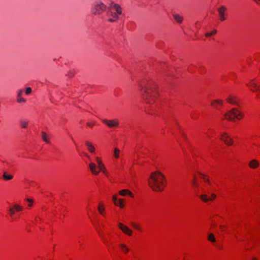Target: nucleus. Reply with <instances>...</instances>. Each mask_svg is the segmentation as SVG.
Segmentation results:
<instances>
[{
    "label": "nucleus",
    "mask_w": 260,
    "mask_h": 260,
    "mask_svg": "<svg viewBox=\"0 0 260 260\" xmlns=\"http://www.w3.org/2000/svg\"><path fill=\"white\" fill-rule=\"evenodd\" d=\"M138 88L145 103L150 105L148 113L153 114L158 108L157 99L159 91L157 85L152 81H144L139 84Z\"/></svg>",
    "instance_id": "f257e3e1"
},
{
    "label": "nucleus",
    "mask_w": 260,
    "mask_h": 260,
    "mask_svg": "<svg viewBox=\"0 0 260 260\" xmlns=\"http://www.w3.org/2000/svg\"><path fill=\"white\" fill-rule=\"evenodd\" d=\"M199 175L203 180V182L198 184L197 182V177L195 176L192 181V185L197 195L199 197L202 201L205 203H208L214 201L216 197V195L212 193L210 196H209L211 189V183L208 177L202 174H200Z\"/></svg>",
    "instance_id": "f03ea898"
},
{
    "label": "nucleus",
    "mask_w": 260,
    "mask_h": 260,
    "mask_svg": "<svg viewBox=\"0 0 260 260\" xmlns=\"http://www.w3.org/2000/svg\"><path fill=\"white\" fill-rule=\"evenodd\" d=\"M148 184L153 190L162 191L166 185L164 175L160 172H152L148 180Z\"/></svg>",
    "instance_id": "7ed1b4c3"
},
{
    "label": "nucleus",
    "mask_w": 260,
    "mask_h": 260,
    "mask_svg": "<svg viewBox=\"0 0 260 260\" xmlns=\"http://www.w3.org/2000/svg\"><path fill=\"white\" fill-rule=\"evenodd\" d=\"M122 12L120 6L117 4L111 3L107 9L105 20L109 22H115L119 19Z\"/></svg>",
    "instance_id": "20e7f679"
},
{
    "label": "nucleus",
    "mask_w": 260,
    "mask_h": 260,
    "mask_svg": "<svg viewBox=\"0 0 260 260\" xmlns=\"http://www.w3.org/2000/svg\"><path fill=\"white\" fill-rule=\"evenodd\" d=\"M89 168L91 173L94 175H98L101 172L106 176L108 177L109 173L102 159L98 156L94 157V161L89 164Z\"/></svg>",
    "instance_id": "39448f33"
},
{
    "label": "nucleus",
    "mask_w": 260,
    "mask_h": 260,
    "mask_svg": "<svg viewBox=\"0 0 260 260\" xmlns=\"http://www.w3.org/2000/svg\"><path fill=\"white\" fill-rule=\"evenodd\" d=\"M223 119L234 121L235 119L240 120L243 117L242 113L236 108H233L226 113H222Z\"/></svg>",
    "instance_id": "423d86ee"
},
{
    "label": "nucleus",
    "mask_w": 260,
    "mask_h": 260,
    "mask_svg": "<svg viewBox=\"0 0 260 260\" xmlns=\"http://www.w3.org/2000/svg\"><path fill=\"white\" fill-rule=\"evenodd\" d=\"M107 7L104 3L98 1L94 3L91 12L93 14H100L105 11Z\"/></svg>",
    "instance_id": "0eeeda50"
},
{
    "label": "nucleus",
    "mask_w": 260,
    "mask_h": 260,
    "mask_svg": "<svg viewBox=\"0 0 260 260\" xmlns=\"http://www.w3.org/2000/svg\"><path fill=\"white\" fill-rule=\"evenodd\" d=\"M246 86L251 91L256 93V98L257 99H260V87L257 85L255 80H250L249 82L246 84Z\"/></svg>",
    "instance_id": "6e6552de"
},
{
    "label": "nucleus",
    "mask_w": 260,
    "mask_h": 260,
    "mask_svg": "<svg viewBox=\"0 0 260 260\" xmlns=\"http://www.w3.org/2000/svg\"><path fill=\"white\" fill-rule=\"evenodd\" d=\"M118 228L122 231V232L125 235L128 236H132L134 233V231L132 229L129 228L128 226L123 224L121 222L118 223Z\"/></svg>",
    "instance_id": "1a4fd4ad"
},
{
    "label": "nucleus",
    "mask_w": 260,
    "mask_h": 260,
    "mask_svg": "<svg viewBox=\"0 0 260 260\" xmlns=\"http://www.w3.org/2000/svg\"><path fill=\"white\" fill-rule=\"evenodd\" d=\"M112 201L114 205L119 207L121 209H123L125 207L124 200L122 198H117V196L114 195L112 197Z\"/></svg>",
    "instance_id": "9d476101"
},
{
    "label": "nucleus",
    "mask_w": 260,
    "mask_h": 260,
    "mask_svg": "<svg viewBox=\"0 0 260 260\" xmlns=\"http://www.w3.org/2000/svg\"><path fill=\"white\" fill-rule=\"evenodd\" d=\"M104 123L106 124L109 127H118L119 125V120L117 119L113 120H108L104 119L102 120Z\"/></svg>",
    "instance_id": "9b49d317"
},
{
    "label": "nucleus",
    "mask_w": 260,
    "mask_h": 260,
    "mask_svg": "<svg viewBox=\"0 0 260 260\" xmlns=\"http://www.w3.org/2000/svg\"><path fill=\"white\" fill-rule=\"evenodd\" d=\"M226 10V8L223 6H220L218 9V12L219 14V19L220 21H224L226 19V15L225 13Z\"/></svg>",
    "instance_id": "f8f14e48"
},
{
    "label": "nucleus",
    "mask_w": 260,
    "mask_h": 260,
    "mask_svg": "<svg viewBox=\"0 0 260 260\" xmlns=\"http://www.w3.org/2000/svg\"><path fill=\"white\" fill-rule=\"evenodd\" d=\"M227 103L234 105H237L238 104L237 97L233 94H229L226 98Z\"/></svg>",
    "instance_id": "ddd939ff"
},
{
    "label": "nucleus",
    "mask_w": 260,
    "mask_h": 260,
    "mask_svg": "<svg viewBox=\"0 0 260 260\" xmlns=\"http://www.w3.org/2000/svg\"><path fill=\"white\" fill-rule=\"evenodd\" d=\"M220 139L228 145H231L233 143L232 139L225 133L221 135Z\"/></svg>",
    "instance_id": "4468645a"
},
{
    "label": "nucleus",
    "mask_w": 260,
    "mask_h": 260,
    "mask_svg": "<svg viewBox=\"0 0 260 260\" xmlns=\"http://www.w3.org/2000/svg\"><path fill=\"white\" fill-rule=\"evenodd\" d=\"M24 92V89H19L17 92V102L18 103H25L26 100L24 98L22 95Z\"/></svg>",
    "instance_id": "2eb2a0df"
},
{
    "label": "nucleus",
    "mask_w": 260,
    "mask_h": 260,
    "mask_svg": "<svg viewBox=\"0 0 260 260\" xmlns=\"http://www.w3.org/2000/svg\"><path fill=\"white\" fill-rule=\"evenodd\" d=\"M119 194L122 197H129L132 198H134V193L127 189H124L119 191Z\"/></svg>",
    "instance_id": "dca6fc26"
},
{
    "label": "nucleus",
    "mask_w": 260,
    "mask_h": 260,
    "mask_svg": "<svg viewBox=\"0 0 260 260\" xmlns=\"http://www.w3.org/2000/svg\"><path fill=\"white\" fill-rule=\"evenodd\" d=\"M95 230L99 235V236H100V237L101 238V239L102 240V241H103V242L106 244V245H107L108 244V241L105 238V237H104V233L103 232V231L102 230V229H101L100 227L99 226H95Z\"/></svg>",
    "instance_id": "f3484780"
},
{
    "label": "nucleus",
    "mask_w": 260,
    "mask_h": 260,
    "mask_svg": "<svg viewBox=\"0 0 260 260\" xmlns=\"http://www.w3.org/2000/svg\"><path fill=\"white\" fill-rule=\"evenodd\" d=\"M223 105V101L221 100H214L211 102V106L214 108L218 109Z\"/></svg>",
    "instance_id": "a211bd4d"
},
{
    "label": "nucleus",
    "mask_w": 260,
    "mask_h": 260,
    "mask_svg": "<svg viewBox=\"0 0 260 260\" xmlns=\"http://www.w3.org/2000/svg\"><path fill=\"white\" fill-rule=\"evenodd\" d=\"M41 138L42 140L47 144L50 143V134H47L45 132H41Z\"/></svg>",
    "instance_id": "6ab92c4d"
},
{
    "label": "nucleus",
    "mask_w": 260,
    "mask_h": 260,
    "mask_svg": "<svg viewBox=\"0 0 260 260\" xmlns=\"http://www.w3.org/2000/svg\"><path fill=\"white\" fill-rule=\"evenodd\" d=\"M118 247L121 252L124 254H127L129 251L128 247L124 243H120L118 244Z\"/></svg>",
    "instance_id": "aec40b11"
},
{
    "label": "nucleus",
    "mask_w": 260,
    "mask_h": 260,
    "mask_svg": "<svg viewBox=\"0 0 260 260\" xmlns=\"http://www.w3.org/2000/svg\"><path fill=\"white\" fill-rule=\"evenodd\" d=\"M85 145L87 150L91 153H94L95 152V148L94 146L90 142L86 141Z\"/></svg>",
    "instance_id": "412c9836"
},
{
    "label": "nucleus",
    "mask_w": 260,
    "mask_h": 260,
    "mask_svg": "<svg viewBox=\"0 0 260 260\" xmlns=\"http://www.w3.org/2000/svg\"><path fill=\"white\" fill-rule=\"evenodd\" d=\"M173 17L177 23L181 24L183 22V17L181 15L177 13H173Z\"/></svg>",
    "instance_id": "4be33fe9"
},
{
    "label": "nucleus",
    "mask_w": 260,
    "mask_h": 260,
    "mask_svg": "<svg viewBox=\"0 0 260 260\" xmlns=\"http://www.w3.org/2000/svg\"><path fill=\"white\" fill-rule=\"evenodd\" d=\"M98 210L100 214L103 216L105 215V207L102 202H100L98 207Z\"/></svg>",
    "instance_id": "5701e85b"
},
{
    "label": "nucleus",
    "mask_w": 260,
    "mask_h": 260,
    "mask_svg": "<svg viewBox=\"0 0 260 260\" xmlns=\"http://www.w3.org/2000/svg\"><path fill=\"white\" fill-rule=\"evenodd\" d=\"M259 165V162L255 159L251 160L249 163V166L252 169L256 168Z\"/></svg>",
    "instance_id": "b1692460"
},
{
    "label": "nucleus",
    "mask_w": 260,
    "mask_h": 260,
    "mask_svg": "<svg viewBox=\"0 0 260 260\" xmlns=\"http://www.w3.org/2000/svg\"><path fill=\"white\" fill-rule=\"evenodd\" d=\"M29 121L25 119H21L20 121V124L22 128H25L27 127Z\"/></svg>",
    "instance_id": "393cba45"
},
{
    "label": "nucleus",
    "mask_w": 260,
    "mask_h": 260,
    "mask_svg": "<svg viewBox=\"0 0 260 260\" xmlns=\"http://www.w3.org/2000/svg\"><path fill=\"white\" fill-rule=\"evenodd\" d=\"M120 150L117 148H114L113 150V156L115 159H118L119 157Z\"/></svg>",
    "instance_id": "a878e982"
},
{
    "label": "nucleus",
    "mask_w": 260,
    "mask_h": 260,
    "mask_svg": "<svg viewBox=\"0 0 260 260\" xmlns=\"http://www.w3.org/2000/svg\"><path fill=\"white\" fill-rule=\"evenodd\" d=\"M33 203L34 201L31 199L28 198L25 200L24 204L27 207H30L32 206Z\"/></svg>",
    "instance_id": "bb28decb"
},
{
    "label": "nucleus",
    "mask_w": 260,
    "mask_h": 260,
    "mask_svg": "<svg viewBox=\"0 0 260 260\" xmlns=\"http://www.w3.org/2000/svg\"><path fill=\"white\" fill-rule=\"evenodd\" d=\"M12 208L15 212H20L23 210V207L18 204L14 205Z\"/></svg>",
    "instance_id": "cd10ccee"
},
{
    "label": "nucleus",
    "mask_w": 260,
    "mask_h": 260,
    "mask_svg": "<svg viewBox=\"0 0 260 260\" xmlns=\"http://www.w3.org/2000/svg\"><path fill=\"white\" fill-rule=\"evenodd\" d=\"M217 32V30L216 29H213L212 30L207 32L205 34V36L206 37H210L211 36H213L216 35Z\"/></svg>",
    "instance_id": "c85d7f7f"
},
{
    "label": "nucleus",
    "mask_w": 260,
    "mask_h": 260,
    "mask_svg": "<svg viewBox=\"0 0 260 260\" xmlns=\"http://www.w3.org/2000/svg\"><path fill=\"white\" fill-rule=\"evenodd\" d=\"M3 176V178L7 180H11L13 177V175L8 174L7 172H4Z\"/></svg>",
    "instance_id": "c756f323"
},
{
    "label": "nucleus",
    "mask_w": 260,
    "mask_h": 260,
    "mask_svg": "<svg viewBox=\"0 0 260 260\" xmlns=\"http://www.w3.org/2000/svg\"><path fill=\"white\" fill-rule=\"evenodd\" d=\"M208 239L209 241H211V242H215L216 241V239H215L214 236L213 234H210L209 235Z\"/></svg>",
    "instance_id": "7c9ffc66"
},
{
    "label": "nucleus",
    "mask_w": 260,
    "mask_h": 260,
    "mask_svg": "<svg viewBox=\"0 0 260 260\" xmlns=\"http://www.w3.org/2000/svg\"><path fill=\"white\" fill-rule=\"evenodd\" d=\"M214 131H211L209 132H207L206 133V137L209 138V139H210L212 137H213V135L214 134Z\"/></svg>",
    "instance_id": "2f4dec72"
},
{
    "label": "nucleus",
    "mask_w": 260,
    "mask_h": 260,
    "mask_svg": "<svg viewBox=\"0 0 260 260\" xmlns=\"http://www.w3.org/2000/svg\"><path fill=\"white\" fill-rule=\"evenodd\" d=\"M132 225L135 229L139 231H142V228L139 224H137L135 223H132Z\"/></svg>",
    "instance_id": "473e14b6"
},
{
    "label": "nucleus",
    "mask_w": 260,
    "mask_h": 260,
    "mask_svg": "<svg viewBox=\"0 0 260 260\" xmlns=\"http://www.w3.org/2000/svg\"><path fill=\"white\" fill-rule=\"evenodd\" d=\"M15 211L14 210H13V208H11L9 210V213L10 214V215L11 216L12 218L13 219H15V217H14V214L15 213Z\"/></svg>",
    "instance_id": "72a5a7b5"
},
{
    "label": "nucleus",
    "mask_w": 260,
    "mask_h": 260,
    "mask_svg": "<svg viewBox=\"0 0 260 260\" xmlns=\"http://www.w3.org/2000/svg\"><path fill=\"white\" fill-rule=\"evenodd\" d=\"M31 88L30 87H27L24 90L25 93L26 95H28L31 92Z\"/></svg>",
    "instance_id": "f704fd0d"
},
{
    "label": "nucleus",
    "mask_w": 260,
    "mask_h": 260,
    "mask_svg": "<svg viewBox=\"0 0 260 260\" xmlns=\"http://www.w3.org/2000/svg\"><path fill=\"white\" fill-rule=\"evenodd\" d=\"M87 125L89 127H93L95 125V122L94 121L88 122Z\"/></svg>",
    "instance_id": "c9c22d12"
},
{
    "label": "nucleus",
    "mask_w": 260,
    "mask_h": 260,
    "mask_svg": "<svg viewBox=\"0 0 260 260\" xmlns=\"http://www.w3.org/2000/svg\"><path fill=\"white\" fill-rule=\"evenodd\" d=\"M34 183V182L32 181H30L28 182V184L30 186H32Z\"/></svg>",
    "instance_id": "e433bc0d"
},
{
    "label": "nucleus",
    "mask_w": 260,
    "mask_h": 260,
    "mask_svg": "<svg viewBox=\"0 0 260 260\" xmlns=\"http://www.w3.org/2000/svg\"><path fill=\"white\" fill-rule=\"evenodd\" d=\"M257 4L260 5V0H253Z\"/></svg>",
    "instance_id": "4c0bfd02"
},
{
    "label": "nucleus",
    "mask_w": 260,
    "mask_h": 260,
    "mask_svg": "<svg viewBox=\"0 0 260 260\" xmlns=\"http://www.w3.org/2000/svg\"><path fill=\"white\" fill-rule=\"evenodd\" d=\"M251 260H258V259L255 256H253L251 258Z\"/></svg>",
    "instance_id": "58836bf2"
},
{
    "label": "nucleus",
    "mask_w": 260,
    "mask_h": 260,
    "mask_svg": "<svg viewBox=\"0 0 260 260\" xmlns=\"http://www.w3.org/2000/svg\"><path fill=\"white\" fill-rule=\"evenodd\" d=\"M236 238L238 241H241V240L239 239L238 237L236 236Z\"/></svg>",
    "instance_id": "ea45409f"
},
{
    "label": "nucleus",
    "mask_w": 260,
    "mask_h": 260,
    "mask_svg": "<svg viewBox=\"0 0 260 260\" xmlns=\"http://www.w3.org/2000/svg\"><path fill=\"white\" fill-rule=\"evenodd\" d=\"M87 157L89 159H90V157L89 156V155H87Z\"/></svg>",
    "instance_id": "a19ab883"
}]
</instances>
